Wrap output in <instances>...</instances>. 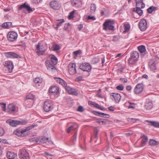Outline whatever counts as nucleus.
<instances>
[{"label":"nucleus","instance_id":"28","mask_svg":"<svg viewBox=\"0 0 159 159\" xmlns=\"http://www.w3.org/2000/svg\"><path fill=\"white\" fill-rule=\"evenodd\" d=\"M141 139L142 141L141 142V144L142 146H143L146 144L147 142L148 141V138L144 135H143L141 137Z\"/></svg>","mask_w":159,"mask_h":159},{"label":"nucleus","instance_id":"53","mask_svg":"<svg viewBox=\"0 0 159 159\" xmlns=\"http://www.w3.org/2000/svg\"><path fill=\"white\" fill-rule=\"evenodd\" d=\"M70 26V25L69 23H66L64 25V29L65 30H67Z\"/></svg>","mask_w":159,"mask_h":159},{"label":"nucleus","instance_id":"63","mask_svg":"<svg viewBox=\"0 0 159 159\" xmlns=\"http://www.w3.org/2000/svg\"><path fill=\"white\" fill-rule=\"evenodd\" d=\"M131 88V87L130 86H127L126 87V89L128 91H130Z\"/></svg>","mask_w":159,"mask_h":159},{"label":"nucleus","instance_id":"43","mask_svg":"<svg viewBox=\"0 0 159 159\" xmlns=\"http://www.w3.org/2000/svg\"><path fill=\"white\" fill-rule=\"evenodd\" d=\"M127 120L129 122H135L137 120H139L138 119L134 118H128L127 119Z\"/></svg>","mask_w":159,"mask_h":159},{"label":"nucleus","instance_id":"58","mask_svg":"<svg viewBox=\"0 0 159 159\" xmlns=\"http://www.w3.org/2000/svg\"><path fill=\"white\" fill-rule=\"evenodd\" d=\"M119 39V38L117 36H114L113 38L112 41L114 42H117Z\"/></svg>","mask_w":159,"mask_h":159},{"label":"nucleus","instance_id":"10","mask_svg":"<svg viewBox=\"0 0 159 159\" xmlns=\"http://www.w3.org/2000/svg\"><path fill=\"white\" fill-rule=\"evenodd\" d=\"M17 34L14 31H10L7 34L8 40L10 42L15 41L17 39Z\"/></svg>","mask_w":159,"mask_h":159},{"label":"nucleus","instance_id":"32","mask_svg":"<svg viewBox=\"0 0 159 159\" xmlns=\"http://www.w3.org/2000/svg\"><path fill=\"white\" fill-rule=\"evenodd\" d=\"M95 112H96V111H95ZM96 112L99 114V116L101 117H103L104 118H109L110 116L108 114H107L105 113H104L102 112Z\"/></svg>","mask_w":159,"mask_h":159},{"label":"nucleus","instance_id":"62","mask_svg":"<svg viewBox=\"0 0 159 159\" xmlns=\"http://www.w3.org/2000/svg\"><path fill=\"white\" fill-rule=\"evenodd\" d=\"M83 27V25L80 24L78 25V28L80 30L82 29Z\"/></svg>","mask_w":159,"mask_h":159},{"label":"nucleus","instance_id":"25","mask_svg":"<svg viewBox=\"0 0 159 159\" xmlns=\"http://www.w3.org/2000/svg\"><path fill=\"white\" fill-rule=\"evenodd\" d=\"M49 139L44 137H42L39 140V142L42 143H45L48 142L49 144H52L53 143L51 140H49Z\"/></svg>","mask_w":159,"mask_h":159},{"label":"nucleus","instance_id":"45","mask_svg":"<svg viewBox=\"0 0 159 159\" xmlns=\"http://www.w3.org/2000/svg\"><path fill=\"white\" fill-rule=\"evenodd\" d=\"M75 13L74 11H71L68 16V18L69 19H71L74 18V15Z\"/></svg>","mask_w":159,"mask_h":159},{"label":"nucleus","instance_id":"44","mask_svg":"<svg viewBox=\"0 0 159 159\" xmlns=\"http://www.w3.org/2000/svg\"><path fill=\"white\" fill-rule=\"evenodd\" d=\"M34 83L36 84H40L42 82V80L39 78H36L34 80Z\"/></svg>","mask_w":159,"mask_h":159},{"label":"nucleus","instance_id":"48","mask_svg":"<svg viewBox=\"0 0 159 159\" xmlns=\"http://www.w3.org/2000/svg\"><path fill=\"white\" fill-rule=\"evenodd\" d=\"M98 132V130L97 128H95L94 130V138H96L97 137V135Z\"/></svg>","mask_w":159,"mask_h":159},{"label":"nucleus","instance_id":"37","mask_svg":"<svg viewBox=\"0 0 159 159\" xmlns=\"http://www.w3.org/2000/svg\"><path fill=\"white\" fill-rule=\"evenodd\" d=\"M69 93L73 94L75 96H77L78 95V93L76 91L75 89L72 88L70 91Z\"/></svg>","mask_w":159,"mask_h":159},{"label":"nucleus","instance_id":"31","mask_svg":"<svg viewBox=\"0 0 159 159\" xmlns=\"http://www.w3.org/2000/svg\"><path fill=\"white\" fill-rule=\"evenodd\" d=\"M96 9V6L94 3H92L91 4L90 12L91 13H94Z\"/></svg>","mask_w":159,"mask_h":159},{"label":"nucleus","instance_id":"60","mask_svg":"<svg viewBox=\"0 0 159 159\" xmlns=\"http://www.w3.org/2000/svg\"><path fill=\"white\" fill-rule=\"evenodd\" d=\"M32 140L34 141H35L36 142H38L39 141V139L38 138H34L32 139Z\"/></svg>","mask_w":159,"mask_h":159},{"label":"nucleus","instance_id":"8","mask_svg":"<svg viewBox=\"0 0 159 159\" xmlns=\"http://www.w3.org/2000/svg\"><path fill=\"white\" fill-rule=\"evenodd\" d=\"M35 51L38 55L40 56L43 55L45 52V50L43 46L39 43L36 45Z\"/></svg>","mask_w":159,"mask_h":159},{"label":"nucleus","instance_id":"36","mask_svg":"<svg viewBox=\"0 0 159 159\" xmlns=\"http://www.w3.org/2000/svg\"><path fill=\"white\" fill-rule=\"evenodd\" d=\"M157 144L158 143L156 140L153 139H150V145L154 146Z\"/></svg>","mask_w":159,"mask_h":159},{"label":"nucleus","instance_id":"47","mask_svg":"<svg viewBox=\"0 0 159 159\" xmlns=\"http://www.w3.org/2000/svg\"><path fill=\"white\" fill-rule=\"evenodd\" d=\"M157 8L156 7L151 6L150 7V13H152L153 11H156Z\"/></svg>","mask_w":159,"mask_h":159},{"label":"nucleus","instance_id":"9","mask_svg":"<svg viewBox=\"0 0 159 159\" xmlns=\"http://www.w3.org/2000/svg\"><path fill=\"white\" fill-rule=\"evenodd\" d=\"M19 157L21 159H30V158L29 154L24 149H21L19 150Z\"/></svg>","mask_w":159,"mask_h":159},{"label":"nucleus","instance_id":"46","mask_svg":"<svg viewBox=\"0 0 159 159\" xmlns=\"http://www.w3.org/2000/svg\"><path fill=\"white\" fill-rule=\"evenodd\" d=\"M116 89L118 90L121 91L124 89V86L122 84H120L116 87Z\"/></svg>","mask_w":159,"mask_h":159},{"label":"nucleus","instance_id":"26","mask_svg":"<svg viewBox=\"0 0 159 159\" xmlns=\"http://www.w3.org/2000/svg\"><path fill=\"white\" fill-rule=\"evenodd\" d=\"M49 57L50 58L51 62L53 65L57 64V59L54 55L50 54Z\"/></svg>","mask_w":159,"mask_h":159},{"label":"nucleus","instance_id":"13","mask_svg":"<svg viewBox=\"0 0 159 159\" xmlns=\"http://www.w3.org/2000/svg\"><path fill=\"white\" fill-rule=\"evenodd\" d=\"M69 72L71 75H74L76 73V64L75 63H70L69 64Z\"/></svg>","mask_w":159,"mask_h":159},{"label":"nucleus","instance_id":"14","mask_svg":"<svg viewBox=\"0 0 159 159\" xmlns=\"http://www.w3.org/2000/svg\"><path fill=\"white\" fill-rule=\"evenodd\" d=\"M50 6L54 10H58L61 7L60 4L57 1H52L51 2Z\"/></svg>","mask_w":159,"mask_h":159},{"label":"nucleus","instance_id":"21","mask_svg":"<svg viewBox=\"0 0 159 159\" xmlns=\"http://www.w3.org/2000/svg\"><path fill=\"white\" fill-rule=\"evenodd\" d=\"M7 158L9 159H13L17 156L16 153L10 152H7Z\"/></svg>","mask_w":159,"mask_h":159},{"label":"nucleus","instance_id":"3","mask_svg":"<svg viewBox=\"0 0 159 159\" xmlns=\"http://www.w3.org/2000/svg\"><path fill=\"white\" fill-rule=\"evenodd\" d=\"M6 123L9 124L13 127H16L18 125H25L27 123V122L25 120L18 121L17 120H8L6 121Z\"/></svg>","mask_w":159,"mask_h":159},{"label":"nucleus","instance_id":"52","mask_svg":"<svg viewBox=\"0 0 159 159\" xmlns=\"http://www.w3.org/2000/svg\"><path fill=\"white\" fill-rule=\"evenodd\" d=\"M99 61V59L98 58H94L92 60V62L93 64H96Z\"/></svg>","mask_w":159,"mask_h":159},{"label":"nucleus","instance_id":"23","mask_svg":"<svg viewBox=\"0 0 159 159\" xmlns=\"http://www.w3.org/2000/svg\"><path fill=\"white\" fill-rule=\"evenodd\" d=\"M59 89L58 87L56 86H52L49 90L50 93H56V94L58 93Z\"/></svg>","mask_w":159,"mask_h":159},{"label":"nucleus","instance_id":"55","mask_svg":"<svg viewBox=\"0 0 159 159\" xmlns=\"http://www.w3.org/2000/svg\"><path fill=\"white\" fill-rule=\"evenodd\" d=\"M87 20H96V18L94 16H88L87 17Z\"/></svg>","mask_w":159,"mask_h":159},{"label":"nucleus","instance_id":"50","mask_svg":"<svg viewBox=\"0 0 159 159\" xmlns=\"http://www.w3.org/2000/svg\"><path fill=\"white\" fill-rule=\"evenodd\" d=\"M6 103H0V106H2V109L4 111L6 110Z\"/></svg>","mask_w":159,"mask_h":159},{"label":"nucleus","instance_id":"22","mask_svg":"<svg viewBox=\"0 0 159 159\" xmlns=\"http://www.w3.org/2000/svg\"><path fill=\"white\" fill-rule=\"evenodd\" d=\"M46 66L48 69L49 70H56L55 65L51 64L49 61H47L46 62Z\"/></svg>","mask_w":159,"mask_h":159},{"label":"nucleus","instance_id":"16","mask_svg":"<svg viewBox=\"0 0 159 159\" xmlns=\"http://www.w3.org/2000/svg\"><path fill=\"white\" fill-rule=\"evenodd\" d=\"M111 98L113 100H114L115 102L117 103H118L120 98V95L117 93H112L111 95Z\"/></svg>","mask_w":159,"mask_h":159},{"label":"nucleus","instance_id":"56","mask_svg":"<svg viewBox=\"0 0 159 159\" xmlns=\"http://www.w3.org/2000/svg\"><path fill=\"white\" fill-rule=\"evenodd\" d=\"M77 111H79L82 112L84 111V109L83 107L81 106H79L77 109Z\"/></svg>","mask_w":159,"mask_h":159},{"label":"nucleus","instance_id":"7","mask_svg":"<svg viewBox=\"0 0 159 159\" xmlns=\"http://www.w3.org/2000/svg\"><path fill=\"white\" fill-rule=\"evenodd\" d=\"M54 78L57 82L62 85L64 87L66 90L69 93L72 88L70 86H67L66 82L61 78Z\"/></svg>","mask_w":159,"mask_h":159},{"label":"nucleus","instance_id":"64","mask_svg":"<svg viewBox=\"0 0 159 159\" xmlns=\"http://www.w3.org/2000/svg\"><path fill=\"white\" fill-rule=\"evenodd\" d=\"M108 108L110 111H114V107H113L112 106L109 107Z\"/></svg>","mask_w":159,"mask_h":159},{"label":"nucleus","instance_id":"11","mask_svg":"<svg viewBox=\"0 0 159 159\" xmlns=\"http://www.w3.org/2000/svg\"><path fill=\"white\" fill-rule=\"evenodd\" d=\"M91 66L88 63H83L80 64L79 68L84 71L89 72L91 70Z\"/></svg>","mask_w":159,"mask_h":159},{"label":"nucleus","instance_id":"54","mask_svg":"<svg viewBox=\"0 0 159 159\" xmlns=\"http://www.w3.org/2000/svg\"><path fill=\"white\" fill-rule=\"evenodd\" d=\"M150 68L152 70H155L156 69V67L155 64V63H153L151 65Z\"/></svg>","mask_w":159,"mask_h":159},{"label":"nucleus","instance_id":"42","mask_svg":"<svg viewBox=\"0 0 159 159\" xmlns=\"http://www.w3.org/2000/svg\"><path fill=\"white\" fill-rule=\"evenodd\" d=\"M124 27L125 30L124 31V32L127 31L129 30L130 28V26L129 24H125L124 25Z\"/></svg>","mask_w":159,"mask_h":159},{"label":"nucleus","instance_id":"57","mask_svg":"<svg viewBox=\"0 0 159 159\" xmlns=\"http://www.w3.org/2000/svg\"><path fill=\"white\" fill-rule=\"evenodd\" d=\"M4 133V131L3 128L0 127V136H2Z\"/></svg>","mask_w":159,"mask_h":159},{"label":"nucleus","instance_id":"19","mask_svg":"<svg viewBox=\"0 0 159 159\" xmlns=\"http://www.w3.org/2000/svg\"><path fill=\"white\" fill-rule=\"evenodd\" d=\"M143 90V84L141 83L138 84L136 85L134 89V93L136 94L140 93Z\"/></svg>","mask_w":159,"mask_h":159},{"label":"nucleus","instance_id":"6","mask_svg":"<svg viewBox=\"0 0 159 159\" xmlns=\"http://www.w3.org/2000/svg\"><path fill=\"white\" fill-rule=\"evenodd\" d=\"M18 10H21L26 13L27 12L28 13H30L33 11L32 8L29 5H26L25 3L19 5Z\"/></svg>","mask_w":159,"mask_h":159},{"label":"nucleus","instance_id":"1","mask_svg":"<svg viewBox=\"0 0 159 159\" xmlns=\"http://www.w3.org/2000/svg\"><path fill=\"white\" fill-rule=\"evenodd\" d=\"M136 2V8L133 9V11L137 13L139 16H141L143 14V11L141 9L143 8L145 6L143 0H135Z\"/></svg>","mask_w":159,"mask_h":159},{"label":"nucleus","instance_id":"35","mask_svg":"<svg viewBox=\"0 0 159 159\" xmlns=\"http://www.w3.org/2000/svg\"><path fill=\"white\" fill-rule=\"evenodd\" d=\"M96 122L100 125H105L106 123V120L103 119H98L97 120Z\"/></svg>","mask_w":159,"mask_h":159},{"label":"nucleus","instance_id":"15","mask_svg":"<svg viewBox=\"0 0 159 159\" xmlns=\"http://www.w3.org/2000/svg\"><path fill=\"white\" fill-rule=\"evenodd\" d=\"M5 54L8 58H20L21 57L20 55L13 52H6Z\"/></svg>","mask_w":159,"mask_h":159},{"label":"nucleus","instance_id":"20","mask_svg":"<svg viewBox=\"0 0 159 159\" xmlns=\"http://www.w3.org/2000/svg\"><path fill=\"white\" fill-rule=\"evenodd\" d=\"M71 3L73 6L77 7H80L82 6V3L80 0H72Z\"/></svg>","mask_w":159,"mask_h":159},{"label":"nucleus","instance_id":"38","mask_svg":"<svg viewBox=\"0 0 159 159\" xmlns=\"http://www.w3.org/2000/svg\"><path fill=\"white\" fill-rule=\"evenodd\" d=\"M11 24V23L10 22H7L4 23L2 25V26L4 28H7L9 27Z\"/></svg>","mask_w":159,"mask_h":159},{"label":"nucleus","instance_id":"41","mask_svg":"<svg viewBox=\"0 0 159 159\" xmlns=\"http://www.w3.org/2000/svg\"><path fill=\"white\" fill-rule=\"evenodd\" d=\"M57 22V28L61 26L62 24L64 22L63 19H61L60 20H58Z\"/></svg>","mask_w":159,"mask_h":159},{"label":"nucleus","instance_id":"30","mask_svg":"<svg viewBox=\"0 0 159 159\" xmlns=\"http://www.w3.org/2000/svg\"><path fill=\"white\" fill-rule=\"evenodd\" d=\"M150 125L152 126L155 127H159V122L155 121H150Z\"/></svg>","mask_w":159,"mask_h":159},{"label":"nucleus","instance_id":"51","mask_svg":"<svg viewBox=\"0 0 159 159\" xmlns=\"http://www.w3.org/2000/svg\"><path fill=\"white\" fill-rule=\"evenodd\" d=\"M129 103L130 104V105L128 106V108H132L134 109L135 107L133 105H135V103H131L130 102H129Z\"/></svg>","mask_w":159,"mask_h":159},{"label":"nucleus","instance_id":"29","mask_svg":"<svg viewBox=\"0 0 159 159\" xmlns=\"http://www.w3.org/2000/svg\"><path fill=\"white\" fill-rule=\"evenodd\" d=\"M91 104L93 105L94 107L102 110H105L104 108L102 107L100 105L93 102H91Z\"/></svg>","mask_w":159,"mask_h":159},{"label":"nucleus","instance_id":"61","mask_svg":"<svg viewBox=\"0 0 159 159\" xmlns=\"http://www.w3.org/2000/svg\"><path fill=\"white\" fill-rule=\"evenodd\" d=\"M120 80H121V81H123V83H126L127 81V80L126 78H120Z\"/></svg>","mask_w":159,"mask_h":159},{"label":"nucleus","instance_id":"17","mask_svg":"<svg viewBox=\"0 0 159 159\" xmlns=\"http://www.w3.org/2000/svg\"><path fill=\"white\" fill-rule=\"evenodd\" d=\"M139 27L141 31H144L147 28V22L145 19L141 20L139 24Z\"/></svg>","mask_w":159,"mask_h":159},{"label":"nucleus","instance_id":"24","mask_svg":"<svg viewBox=\"0 0 159 159\" xmlns=\"http://www.w3.org/2000/svg\"><path fill=\"white\" fill-rule=\"evenodd\" d=\"M138 48L140 53L142 54L143 56H145L146 54V49L144 45H141L138 47Z\"/></svg>","mask_w":159,"mask_h":159},{"label":"nucleus","instance_id":"5","mask_svg":"<svg viewBox=\"0 0 159 159\" xmlns=\"http://www.w3.org/2000/svg\"><path fill=\"white\" fill-rule=\"evenodd\" d=\"M139 57V54L136 51H133L129 58L128 61L130 64H133L137 61Z\"/></svg>","mask_w":159,"mask_h":159},{"label":"nucleus","instance_id":"18","mask_svg":"<svg viewBox=\"0 0 159 159\" xmlns=\"http://www.w3.org/2000/svg\"><path fill=\"white\" fill-rule=\"evenodd\" d=\"M4 65L8 69V71L11 73L13 68L14 66L12 62L10 61H6L4 63Z\"/></svg>","mask_w":159,"mask_h":159},{"label":"nucleus","instance_id":"4","mask_svg":"<svg viewBox=\"0 0 159 159\" xmlns=\"http://www.w3.org/2000/svg\"><path fill=\"white\" fill-rule=\"evenodd\" d=\"M114 22L110 20H108L105 21L103 24V29L106 30H114V27L113 26Z\"/></svg>","mask_w":159,"mask_h":159},{"label":"nucleus","instance_id":"2","mask_svg":"<svg viewBox=\"0 0 159 159\" xmlns=\"http://www.w3.org/2000/svg\"><path fill=\"white\" fill-rule=\"evenodd\" d=\"M37 126V125H33L31 126L27 127L25 129L20 130L19 129H17L14 131V134L19 137H24L25 136L24 133L34 127Z\"/></svg>","mask_w":159,"mask_h":159},{"label":"nucleus","instance_id":"27","mask_svg":"<svg viewBox=\"0 0 159 159\" xmlns=\"http://www.w3.org/2000/svg\"><path fill=\"white\" fill-rule=\"evenodd\" d=\"M150 110H151V112L157 110V108L154 102H150Z\"/></svg>","mask_w":159,"mask_h":159},{"label":"nucleus","instance_id":"34","mask_svg":"<svg viewBox=\"0 0 159 159\" xmlns=\"http://www.w3.org/2000/svg\"><path fill=\"white\" fill-rule=\"evenodd\" d=\"M8 108L10 111H14L15 110L16 107L13 104H9L8 106Z\"/></svg>","mask_w":159,"mask_h":159},{"label":"nucleus","instance_id":"59","mask_svg":"<svg viewBox=\"0 0 159 159\" xmlns=\"http://www.w3.org/2000/svg\"><path fill=\"white\" fill-rule=\"evenodd\" d=\"M133 132L131 131H129L128 132L126 133L125 134L128 137L130 136V135H131L133 134Z\"/></svg>","mask_w":159,"mask_h":159},{"label":"nucleus","instance_id":"33","mask_svg":"<svg viewBox=\"0 0 159 159\" xmlns=\"http://www.w3.org/2000/svg\"><path fill=\"white\" fill-rule=\"evenodd\" d=\"M34 98V95L31 94H29L26 97V100H25V102H27L28 99L33 100Z\"/></svg>","mask_w":159,"mask_h":159},{"label":"nucleus","instance_id":"12","mask_svg":"<svg viewBox=\"0 0 159 159\" xmlns=\"http://www.w3.org/2000/svg\"><path fill=\"white\" fill-rule=\"evenodd\" d=\"M51 101H47L44 102L43 109L44 111L48 112L51 110L52 109V106Z\"/></svg>","mask_w":159,"mask_h":159},{"label":"nucleus","instance_id":"40","mask_svg":"<svg viewBox=\"0 0 159 159\" xmlns=\"http://www.w3.org/2000/svg\"><path fill=\"white\" fill-rule=\"evenodd\" d=\"M53 51H57V52H58V51L60 49V47L57 44H54L53 46Z\"/></svg>","mask_w":159,"mask_h":159},{"label":"nucleus","instance_id":"39","mask_svg":"<svg viewBox=\"0 0 159 159\" xmlns=\"http://www.w3.org/2000/svg\"><path fill=\"white\" fill-rule=\"evenodd\" d=\"M75 129L76 128L75 127V126L72 125L68 128L67 129L66 132L68 133H69L71 131Z\"/></svg>","mask_w":159,"mask_h":159},{"label":"nucleus","instance_id":"49","mask_svg":"<svg viewBox=\"0 0 159 159\" xmlns=\"http://www.w3.org/2000/svg\"><path fill=\"white\" fill-rule=\"evenodd\" d=\"M81 51L80 50H79L76 51H74L73 52V54L75 56H77L81 53Z\"/></svg>","mask_w":159,"mask_h":159}]
</instances>
